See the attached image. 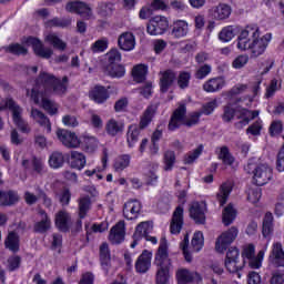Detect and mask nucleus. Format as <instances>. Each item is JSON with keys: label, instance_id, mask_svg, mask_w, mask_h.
Listing matches in <instances>:
<instances>
[{"label": "nucleus", "instance_id": "obj_2", "mask_svg": "<svg viewBox=\"0 0 284 284\" xmlns=\"http://www.w3.org/2000/svg\"><path fill=\"white\" fill-rule=\"evenodd\" d=\"M272 42V33L261 36V29L247 27L242 30L236 39V48L240 52H250L253 59L263 57Z\"/></svg>", "mask_w": 284, "mask_h": 284}, {"label": "nucleus", "instance_id": "obj_39", "mask_svg": "<svg viewBox=\"0 0 284 284\" xmlns=\"http://www.w3.org/2000/svg\"><path fill=\"white\" fill-rule=\"evenodd\" d=\"M4 246L10 252H13V254H17L20 248L19 235L14 232H10L4 241Z\"/></svg>", "mask_w": 284, "mask_h": 284}, {"label": "nucleus", "instance_id": "obj_59", "mask_svg": "<svg viewBox=\"0 0 284 284\" xmlns=\"http://www.w3.org/2000/svg\"><path fill=\"white\" fill-rule=\"evenodd\" d=\"M246 63H250V55L240 54L233 60L232 68H234V70H241L245 68Z\"/></svg>", "mask_w": 284, "mask_h": 284}, {"label": "nucleus", "instance_id": "obj_47", "mask_svg": "<svg viewBox=\"0 0 284 284\" xmlns=\"http://www.w3.org/2000/svg\"><path fill=\"white\" fill-rule=\"evenodd\" d=\"M131 158L128 154L120 155L115 159L113 169L115 172H123L126 168H130Z\"/></svg>", "mask_w": 284, "mask_h": 284}, {"label": "nucleus", "instance_id": "obj_37", "mask_svg": "<svg viewBox=\"0 0 284 284\" xmlns=\"http://www.w3.org/2000/svg\"><path fill=\"white\" fill-rule=\"evenodd\" d=\"M236 219V209L232 204H227L222 211V223L227 227L232 225Z\"/></svg>", "mask_w": 284, "mask_h": 284}, {"label": "nucleus", "instance_id": "obj_48", "mask_svg": "<svg viewBox=\"0 0 284 284\" xmlns=\"http://www.w3.org/2000/svg\"><path fill=\"white\" fill-rule=\"evenodd\" d=\"M100 261L103 267H108L110 265V261H112V255L110 254V246L108 243H102L100 245Z\"/></svg>", "mask_w": 284, "mask_h": 284}, {"label": "nucleus", "instance_id": "obj_62", "mask_svg": "<svg viewBox=\"0 0 284 284\" xmlns=\"http://www.w3.org/2000/svg\"><path fill=\"white\" fill-rule=\"evenodd\" d=\"M108 39L106 38H102L98 41H95L92 45H91V51L93 53L97 52H105V49L108 48Z\"/></svg>", "mask_w": 284, "mask_h": 284}, {"label": "nucleus", "instance_id": "obj_25", "mask_svg": "<svg viewBox=\"0 0 284 284\" xmlns=\"http://www.w3.org/2000/svg\"><path fill=\"white\" fill-rule=\"evenodd\" d=\"M152 266V252L144 251L142 254L138 257V261L135 263V270L140 274H145L148 270Z\"/></svg>", "mask_w": 284, "mask_h": 284}, {"label": "nucleus", "instance_id": "obj_54", "mask_svg": "<svg viewBox=\"0 0 284 284\" xmlns=\"http://www.w3.org/2000/svg\"><path fill=\"white\" fill-rule=\"evenodd\" d=\"M261 196H263L261 187L255 186V187L248 189V191H247L248 203L256 205V203H258V201H261Z\"/></svg>", "mask_w": 284, "mask_h": 284}, {"label": "nucleus", "instance_id": "obj_14", "mask_svg": "<svg viewBox=\"0 0 284 284\" xmlns=\"http://www.w3.org/2000/svg\"><path fill=\"white\" fill-rule=\"evenodd\" d=\"M67 12H74L84 19H92V8L83 1H69L65 6Z\"/></svg>", "mask_w": 284, "mask_h": 284}, {"label": "nucleus", "instance_id": "obj_35", "mask_svg": "<svg viewBox=\"0 0 284 284\" xmlns=\"http://www.w3.org/2000/svg\"><path fill=\"white\" fill-rule=\"evenodd\" d=\"M88 161L85 160V155L79 151H72L70 158V165L74 170H83Z\"/></svg>", "mask_w": 284, "mask_h": 284}, {"label": "nucleus", "instance_id": "obj_31", "mask_svg": "<svg viewBox=\"0 0 284 284\" xmlns=\"http://www.w3.org/2000/svg\"><path fill=\"white\" fill-rule=\"evenodd\" d=\"M223 88H225V79L222 77L212 78L203 84L204 92H219Z\"/></svg>", "mask_w": 284, "mask_h": 284}, {"label": "nucleus", "instance_id": "obj_34", "mask_svg": "<svg viewBox=\"0 0 284 284\" xmlns=\"http://www.w3.org/2000/svg\"><path fill=\"white\" fill-rule=\"evenodd\" d=\"M156 104H151L146 108L144 113L142 114L140 119V128L141 130L148 128L150 123H152V119H154V114H156Z\"/></svg>", "mask_w": 284, "mask_h": 284}, {"label": "nucleus", "instance_id": "obj_38", "mask_svg": "<svg viewBox=\"0 0 284 284\" xmlns=\"http://www.w3.org/2000/svg\"><path fill=\"white\" fill-rule=\"evenodd\" d=\"M19 203V194L14 191L2 192L0 191V205H14Z\"/></svg>", "mask_w": 284, "mask_h": 284}, {"label": "nucleus", "instance_id": "obj_43", "mask_svg": "<svg viewBox=\"0 0 284 284\" xmlns=\"http://www.w3.org/2000/svg\"><path fill=\"white\" fill-rule=\"evenodd\" d=\"M105 73L112 79H121L125 77V67L121 64L106 65Z\"/></svg>", "mask_w": 284, "mask_h": 284}, {"label": "nucleus", "instance_id": "obj_27", "mask_svg": "<svg viewBox=\"0 0 284 284\" xmlns=\"http://www.w3.org/2000/svg\"><path fill=\"white\" fill-rule=\"evenodd\" d=\"M183 229V206H178L171 220V234H180Z\"/></svg>", "mask_w": 284, "mask_h": 284}, {"label": "nucleus", "instance_id": "obj_32", "mask_svg": "<svg viewBox=\"0 0 284 284\" xmlns=\"http://www.w3.org/2000/svg\"><path fill=\"white\" fill-rule=\"evenodd\" d=\"M232 194V184L230 182L223 183L216 193V201L220 203V206L223 207Z\"/></svg>", "mask_w": 284, "mask_h": 284}, {"label": "nucleus", "instance_id": "obj_58", "mask_svg": "<svg viewBox=\"0 0 284 284\" xmlns=\"http://www.w3.org/2000/svg\"><path fill=\"white\" fill-rule=\"evenodd\" d=\"M219 105H221V99H213L206 102L202 106V114H206V115L212 114V112H214V110L219 108Z\"/></svg>", "mask_w": 284, "mask_h": 284}, {"label": "nucleus", "instance_id": "obj_45", "mask_svg": "<svg viewBox=\"0 0 284 284\" xmlns=\"http://www.w3.org/2000/svg\"><path fill=\"white\" fill-rule=\"evenodd\" d=\"M139 141V126L136 124H131L126 132V143L129 148H134Z\"/></svg>", "mask_w": 284, "mask_h": 284}, {"label": "nucleus", "instance_id": "obj_21", "mask_svg": "<svg viewBox=\"0 0 284 284\" xmlns=\"http://www.w3.org/2000/svg\"><path fill=\"white\" fill-rule=\"evenodd\" d=\"M268 261L275 267H284L283 244H281L278 242L273 243Z\"/></svg>", "mask_w": 284, "mask_h": 284}, {"label": "nucleus", "instance_id": "obj_36", "mask_svg": "<svg viewBox=\"0 0 284 284\" xmlns=\"http://www.w3.org/2000/svg\"><path fill=\"white\" fill-rule=\"evenodd\" d=\"M70 214L65 211H60L55 214V226L62 232H65L70 227Z\"/></svg>", "mask_w": 284, "mask_h": 284}, {"label": "nucleus", "instance_id": "obj_63", "mask_svg": "<svg viewBox=\"0 0 284 284\" xmlns=\"http://www.w3.org/2000/svg\"><path fill=\"white\" fill-rule=\"evenodd\" d=\"M174 161H176V156L174 155V152L169 151L164 154V170L166 172H170V170L174 168Z\"/></svg>", "mask_w": 284, "mask_h": 284}, {"label": "nucleus", "instance_id": "obj_23", "mask_svg": "<svg viewBox=\"0 0 284 284\" xmlns=\"http://www.w3.org/2000/svg\"><path fill=\"white\" fill-rule=\"evenodd\" d=\"M175 276L179 284L194 283V281L199 283V281H201V275H199V273L183 267L176 271Z\"/></svg>", "mask_w": 284, "mask_h": 284}, {"label": "nucleus", "instance_id": "obj_57", "mask_svg": "<svg viewBox=\"0 0 284 284\" xmlns=\"http://www.w3.org/2000/svg\"><path fill=\"white\" fill-rule=\"evenodd\" d=\"M3 50L6 52H9V54H28V49L19 43H13L9 47H4Z\"/></svg>", "mask_w": 284, "mask_h": 284}, {"label": "nucleus", "instance_id": "obj_15", "mask_svg": "<svg viewBox=\"0 0 284 284\" xmlns=\"http://www.w3.org/2000/svg\"><path fill=\"white\" fill-rule=\"evenodd\" d=\"M209 16L214 21H225L232 16V7L227 3H219L209 10Z\"/></svg>", "mask_w": 284, "mask_h": 284}, {"label": "nucleus", "instance_id": "obj_18", "mask_svg": "<svg viewBox=\"0 0 284 284\" xmlns=\"http://www.w3.org/2000/svg\"><path fill=\"white\" fill-rule=\"evenodd\" d=\"M118 45L124 52H132L136 48V37L134 33L125 31L119 36Z\"/></svg>", "mask_w": 284, "mask_h": 284}, {"label": "nucleus", "instance_id": "obj_49", "mask_svg": "<svg viewBox=\"0 0 284 284\" xmlns=\"http://www.w3.org/2000/svg\"><path fill=\"white\" fill-rule=\"evenodd\" d=\"M81 145H83L89 152H93V150L99 148V140L94 136L84 134L81 136Z\"/></svg>", "mask_w": 284, "mask_h": 284}, {"label": "nucleus", "instance_id": "obj_11", "mask_svg": "<svg viewBox=\"0 0 284 284\" xmlns=\"http://www.w3.org/2000/svg\"><path fill=\"white\" fill-rule=\"evenodd\" d=\"M154 265L158 268H171L172 260H170V253L168 252V240L164 237L160 241V246L155 253Z\"/></svg>", "mask_w": 284, "mask_h": 284}, {"label": "nucleus", "instance_id": "obj_8", "mask_svg": "<svg viewBox=\"0 0 284 284\" xmlns=\"http://www.w3.org/2000/svg\"><path fill=\"white\" fill-rule=\"evenodd\" d=\"M241 253L239 252V248L231 247L226 252V257L224 265L227 270V272H231V274H236L237 278H241V270L245 267V263L240 261Z\"/></svg>", "mask_w": 284, "mask_h": 284}, {"label": "nucleus", "instance_id": "obj_4", "mask_svg": "<svg viewBox=\"0 0 284 284\" xmlns=\"http://www.w3.org/2000/svg\"><path fill=\"white\" fill-rule=\"evenodd\" d=\"M0 110H10L12 112V121L19 130H21L24 134L30 132V126L23 120V109L14 102V100L7 98L4 100H0Z\"/></svg>", "mask_w": 284, "mask_h": 284}, {"label": "nucleus", "instance_id": "obj_12", "mask_svg": "<svg viewBox=\"0 0 284 284\" xmlns=\"http://www.w3.org/2000/svg\"><path fill=\"white\" fill-rule=\"evenodd\" d=\"M58 140L64 145V148L77 149L81 148V138L72 131L65 129H58L55 132Z\"/></svg>", "mask_w": 284, "mask_h": 284}, {"label": "nucleus", "instance_id": "obj_10", "mask_svg": "<svg viewBox=\"0 0 284 284\" xmlns=\"http://www.w3.org/2000/svg\"><path fill=\"white\" fill-rule=\"evenodd\" d=\"M168 28H170V22L168 18L163 16H155L153 19L150 20L146 32L151 37H159V34H165Z\"/></svg>", "mask_w": 284, "mask_h": 284}, {"label": "nucleus", "instance_id": "obj_19", "mask_svg": "<svg viewBox=\"0 0 284 284\" xmlns=\"http://www.w3.org/2000/svg\"><path fill=\"white\" fill-rule=\"evenodd\" d=\"M109 241L113 245H119L125 241V222H118L109 233Z\"/></svg>", "mask_w": 284, "mask_h": 284}, {"label": "nucleus", "instance_id": "obj_30", "mask_svg": "<svg viewBox=\"0 0 284 284\" xmlns=\"http://www.w3.org/2000/svg\"><path fill=\"white\" fill-rule=\"evenodd\" d=\"M89 99L94 103H105L110 99V92L104 87H94L89 92Z\"/></svg>", "mask_w": 284, "mask_h": 284}, {"label": "nucleus", "instance_id": "obj_9", "mask_svg": "<svg viewBox=\"0 0 284 284\" xmlns=\"http://www.w3.org/2000/svg\"><path fill=\"white\" fill-rule=\"evenodd\" d=\"M239 236V229L236 226L230 227L227 231L223 232L215 242V252L219 254H224L227 247L236 241Z\"/></svg>", "mask_w": 284, "mask_h": 284}, {"label": "nucleus", "instance_id": "obj_40", "mask_svg": "<svg viewBox=\"0 0 284 284\" xmlns=\"http://www.w3.org/2000/svg\"><path fill=\"white\" fill-rule=\"evenodd\" d=\"M44 41L47 43H50V45L55 48V50H60L61 52H63V50H65V48H68V44L63 40H61V38H59V36H57V33L47 34L44 37Z\"/></svg>", "mask_w": 284, "mask_h": 284}, {"label": "nucleus", "instance_id": "obj_52", "mask_svg": "<svg viewBox=\"0 0 284 284\" xmlns=\"http://www.w3.org/2000/svg\"><path fill=\"white\" fill-rule=\"evenodd\" d=\"M191 245L194 252H201V250H203V245H205V237L203 236V232L197 231L194 233Z\"/></svg>", "mask_w": 284, "mask_h": 284}, {"label": "nucleus", "instance_id": "obj_3", "mask_svg": "<svg viewBox=\"0 0 284 284\" xmlns=\"http://www.w3.org/2000/svg\"><path fill=\"white\" fill-rule=\"evenodd\" d=\"M186 112L187 110L185 109V104H180L176 108L169 123V130H171V132H174V130H178V128H181V125L192 128V125H196V123H199V119H201V112L192 113L189 119H185Z\"/></svg>", "mask_w": 284, "mask_h": 284}, {"label": "nucleus", "instance_id": "obj_64", "mask_svg": "<svg viewBox=\"0 0 284 284\" xmlns=\"http://www.w3.org/2000/svg\"><path fill=\"white\" fill-rule=\"evenodd\" d=\"M236 114V106L229 104L224 108V113H223V121H225L226 123H230V121H232V119H234Z\"/></svg>", "mask_w": 284, "mask_h": 284}, {"label": "nucleus", "instance_id": "obj_20", "mask_svg": "<svg viewBox=\"0 0 284 284\" xmlns=\"http://www.w3.org/2000/svg\"><path fill=\"white\" fill-rule=\"evenodd\" d=\"M38 221L33 225L34 232L39 234H45L52 227V220L50 215L43 210L38 211Z\"/></svg>", "mask_w": 284, "mask_h": 284}, {"label": "nucleus", "instance_id": "obj_13", "mask_svg": "<svg viewBox=\"0 0 284 284\" xmlns=\"http://www.w3.org/2000/svg\"><path fill=\"white\" fill-rule=\"evenodd\" d=\"M189 212L195 223L203 225V223H205L207 203H205V201H194L191 203Z\"/></svg>", "mask_w": 284, "mask_h": 284}, {"label": "nucleus", "instance_id": "obj_22", "mask_svg": "<svg viewBox=\"0 0 284 284\" xmlns=\"http://www.w3.org/2000/svg\"><path fill=\"white\" fill-rule=\"evenodd\" d=\"M154 226L150 221L141 222L140 224H138L135 227V232L133 234L134 241L131 244V247H136V242L141 241V239H145L152 232Z\"/></svg>", "mask_w": 284, "mask_h": 284}, {"label": "nucleus", "instance_id": "obj_16", "mask_svg": "<svg viewBox=\"0 0 284 284\" xmlns=\"http://www.w3.org/2000/svg\"><path fill=\"white\" fill-rule=\"evenodd\" d=\"M27 43L31 45L34 54L37 57H41L42 59H50L54 54V51L51 48H47L43 45V42L37 38H29Z\"/></svg>", "mask_w": 284, "mask_h": 284}, {"label": "nucleus", "instance_id": "obj_28", "mask_svg": "<svg viewBox=\"0 0 284 284\" xmlns=\"http://www.w3.org/2000/svg\"><path fill=\"white\" fill-rule=\"evenodd\" d=\"M176 81V73L172 70H166L160 72V88L161 92H168L172 84Z\"/></svg>", "mask_w": 284, "mask_h": 284}, {"label": "nucleus", "instance_id": "obj_56", "mask_svg": "<svg viewBox=\"0 0 284 284\" xmlns=\"http://www.w3.org/2000/svg\"><path fill=\"white\" fill-rule=\"evenodd\" d=\"M155 281L158 284L170 283V268H158Z\"/></svg>", "mask_w": 284, "mask_h": 284}, {"label": "nucleus", "instance_id": "obj_26", "mask_svg": "<svg viewBox=\"0 0 284 284\" xmlns=\"http://www.w3.org/2000/svg\"><path fill=\"white\" fill-rule=\"evenodd\" d=\"M30 116L33 119V121H36V123L41 125V128H45L48 133L52 132V123H50V119L47 118L44 112L32 108Z\"/></svg>", "mask_w": 284, "mask_h": 284}, {"label": "nucleus", "instance_id": "obj_51", "mask_svg": "<svg viewBox=\"0 0 284 284\" xmlns=\"http://www.w3.org/2000/svg\"><path fill=\"white\" fill-rule=\"evenodd\" d=\"M90 205H92V201L90 200V195H84L80 197L79 201V216L80 219H85V214L90 210Z\"/></svg>", "mask_w": 284, "mask_h": 284}, {"label": "nucleus", "instance_id": "obj_61", "mask_svg": "<svg viewBox=\"0 0 284 284\" xmlns=\"http://www.w3.org/2000/svg\"><path fill=\"white\" fill-rule=\"evenodd\" d=\"M278 90H281V81L277 79H273L266 88L265 97L270 99V97H274V94H276Z\"/></svg>", "mask_w": 284, "mask_h": 284}, {"label": "nucleus", "instance_id": "obj_53", "mask_svg": "<svg viewBox=\"0 0 284 284\" xmlns=\"http://www.w3.org/2000/svg\"><path fill=\"white\" fill-rule=\"evenodd\" d=\"M261 132H263V120L261 119H257L246 129L247 136H261Z\"/></svg>", "mask_w": 284, "mask_h": 284}, {"label": "nucleus", "instance_id": "obj_44", "mask_svg": "<svg viewBox=\"0 0 284 284\" xmlns=\"http://www.w3.org/2000/svg\"><path fill=\"white\" fill-rule=\"evenodd\" d=\"M133 80L136 83H143L145 81V77H148V65L138 64L132 70Z\"/></svg>", "mask_w": 284, "mask_h": 284}, {"label": "nucleus", "instance_id": "obj_55", "mask_svg": "<svg viewBox=\"0 0 284 284\" xmlns=\"http://www.w3.org/2000/svg\"><path fill=\"white\" fill-rule=\"evenodd\" d=\"M105 59L108 61L106 65H118L121 61V52L119 49H112L105 54Z\"/></svg>", "mask_w": 284, "mask_h": 284}, {"label": "nucleus", "instance_id": "obj_17", "mask_svg": "<svg viewBox=\"0 0 284 284\" xmlns=\"http://www.w3.org/2000/svg\"><path fill=\"white\" fill-rule=\"evenodd\" d=\"M142 207L143 205L139 202V200L128 201L123 207L124 219L128 221H134V219H139Z\"/></svg>", "mask_w": 284, "mask_h": 284}, {"label": "nucleus", "instance_id": "obj_60", "mask_svg": "<svg viewBox=\"0 0 284 284\" xmlns=\"http://www.w3.org/2000/svg\"><path fill=\"white\" fill-rule=\"evenodd\" d=\"M192 79V74L190 72H180L178 77V85L181 90H185V88H189L190 80Z\"/></svg>", "mask_w": 284, "mask_h": 284}, {"label": "nucleus", "instance_id": "obj_7", "mask_svg": "<svg viewBox=\"0 0 284 284\" xmlns=\"http://www.w3.org/2000/svg\"><path fill=\"white\" fill-rule=\"evenodd\" d=\"M240 101H241L240 108L242 109L237 110L239 112L237 119H240V121L235 123V128L237 130H243V128H245V125H248L250 121H254V119H256L258 114H261V112L245 109V108L252 106V98L240 100Z\"/></svg>", "mask_w": 284, "mask_h": 284}, {"label": "nucleus", "instance_id": "obj_6", "mask_svg": "<svg viewBox=\"0 0 284 284\" xmlns=\"http://www.w3.org/2000/svg\"><path fill=\"white\" fill-rule=\"evenodd\" d=\"M245 172L253 174V181L257 185H266V183H270V180L272 179V168L267 166V164L256 165L250 162L245 166Z\"/></svg>", "mask_w": 284, "mask_h": 284}, {"label": "nucleus", "instance_id": "obj_33", "mask_svg": "<svg viewBox=\"0 0 284 284\" xmlns=\"http://www.w3.org/2000/svg\"><path fill=\"white\" fill-rule=\"evenodd\" d=\"M262 234L264 239H270L274 234V215L271 212L264 215Z\"/></svg>", "mask_w": 284, "mask_h": 284}, {"label": "nucleus", "instance_id": "obj_5", "mask_svg": "<svg viewBox=\"0 0 284 284\" xmlns=\"http://www.w3.org/2000/svg\"><path fill=\"white\" fill-rule=\"evenodd\" d=\"M268 244H265L263 250L258 251L256 255V246L252 243L245 244L242 248V257L248 262L251 270H261L263 267V260L265 252H267Z\"/></svg>", "mask_w": 284, "mask_h": 284}, {"label": "nucleus", "instance_id": "obj_50", "mask_svg": "<svg viewBox=\"0 0 284 284\" xmlns=\"http://www.w3.org/2000/svg\"><path fill=\"white\" fill-rule=\"evenodd\" d=\"M6 268L8 270V272H17V270H19L21 267V257L19 255H10L6 263Z\"/></svg>", "mask_w": 284, "mask_h": 284}, {"label": "nucleus", "instance_id": "obj_24", "mask_svg": "<svg viewBox=\"0 0 284 284\" xmlns=\"http://www.w3.org/2000/svg\"><path fill=\"white\" fill-rule=\"evenodd\" d=\"M190 33V24L185 20H175L172 24L171 37L173 39H185Z\"/></svg>", "mask_w": 284, "mask_h": 284}, {"label": "nucleus", "instance_id": "obj_1", "mask_svg": "<svg viewBox=\"0 0 284 284\" xmlns=\"http://www.w3.org/2000/svg\"><path fill=\"white\" fill-rule=\"evenodd\" d=\"M68 90V77H64L62 80L54 78V75L48 72H41L36 84L31 90V100L36 105H40L50 114L54 116L59 112V105L52 102L48 97L52 92L55 94H65Z\"/></svg>", "mask_w": 284, "mask_h": 284}, {"label": "nucleus", "instance_id": "obj_41", "mask_svg": "<svg viewBox=\"0 0 284 284\" xmlns=\"http://www.w3.org/2000/svg\"><path fill=\"white\" fill-rule=\"evenodd\" d=\"M49 166L52 168V170H59V168H63V163H65V158L63 156V153L59 151H54L49 156Z\"/></svg>", "mask_w": 284, "mask_h": 284}, {"label": "nucleus", "instance_id": "obj_29", "mask_svg": "<svg viewBox=\"0 0 284 284\" xmlns=\"http://www.w3.org/2000/svg\"><path fill=\"white\" fill-rule=\"evenodd\" d=\"M123 130H125V124L114 118L105 123V132L109 136H119L123 134Z\"/></svg>", "mask_w": 284, "mask_h": 284}, {"label": "nucleus", "instance_id": "obj_46", "mask_svg": "<svg viewBox=\"0 0 284 284\" xmlns=\"http://www.w3.org/2000/svg\"><path fill=\"white\" fill-rule=\"evenodd\" d=\"M234 37H236V28L233 26L224 27L219 34V39L223 41V43H230Z\"/></svg>", "mask_w": 284, "mask_h": 284}, {"label": "nucleus", "instance_id": "obj_42", "mask_svg": "<svg viewBox=\"0 0 284 284\" xmlns=\"http://www.w3.org/2000/svg\"><path fill=\"white\" fill-rule=\"evenodd\" d=\"M216 152L220 161H222L224 165L234 164V156H232V153H230V149H227V146L217 148Z\"/></svg>", "mask_w": 284, "mask_h": 284}]
</instances>
